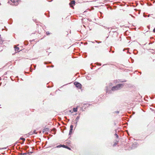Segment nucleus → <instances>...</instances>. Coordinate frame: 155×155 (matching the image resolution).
<instances>
[{"label":"nucleus","instance_id":"nucleus-20","mask_svg":"<svg viewBox=\"0 0 155 155\" xmlns=\"http://www.w3.org/2000/svg\"><path fill=\"white\" fill-rule=\"evenodd\" d=\"M116 112L117 113H119V112L118 111H117Z\"/></svg>","mask_w":155,"mask_h":155},{"label":"nucleus","instance_id":"nucleus-16","mask_svg":"<svg viewBox=\"0 0 155 155\" xmlns=\"http://www.w3.org/2000/svg\"><path fill=\"white\" fill-rule=\"evenodd\" d=\"M68 147L66 146H65V148L68 149Z\"/></svg>","mask_w":155,"mask_h":155},{"label":"nucleus","instance_id":"nucleus-6","mask_svg":"<svg viewBox=\"0 0 155 155\" xmlns=\"http://www.w3.org/2000/svg\"><path fill=\"white\" fill-rule=\"evenodd\" d=\"M14 48H15V50L16 52H18L19 51V47L16 46H15Z\"/></svg>","mask_w":155,"mask_h":155},{"label":"nucleus","instance_id":"nucleus-19","mask_svg":"<svg viewBox=\"0 0 155 155\" xmlns=\"http://www.w3.org/2000/svg\"><path fill=\"white\" fill-rule=\"evenodd\" d=\"M79 118V117H77V118H76V119H78Z\"/></svg>","mask_w":155,"mask_h":155},{"label":"nucleus","instance_id":"nucleus-3","mask_svg":"<svg viewBox=\"0 0 155 155\" xmlns=\"http://www.w3.org/2000/svg\"><path fill=\"white\" fill-rule=\"evenodd\" d=\"M70 5L71 7H73V5H74L75 4V2L74 0L72 1L70 3Z\"/></svg>","mask_w":155,"mask_h":155},{"label":"nucleus","instance_id":"nucleus-15","mask_svg":"<svg viewBox=\"0 0 155 155\" xmlns=\"http://www.w3.org/2000/svg\"><path fill=\"white\" fill-rule=\"evenodd\" d=\"M67 149H68L69 150H71V149L70 148H69V147H68Z\"/></svg>","mask_w":155,"mask_h":155},{"label":"nucleus","instance_id":"nucleus-7","mask_svg":"<svg viewBox=\"0 0 155 155\" xmlns=\"http://www.w3.org/2000/svg\"><path fill=\"white\" fill-rule=\"evenodd\" d=\"M65 145H59L58 146H57L56 147H57V148H59V147H63L64 148H65Z\"/></svg>","mask_w":155,"mask_h":155},{"label":"nucleus","instance_id":"nucleus-5","mask_svg":"<svg viewBox=\"0 0 155 155\" xmlns=\"http://www.w3.org/2000/svg\"><path fill=\"white\" fill-rule=\"evenodd\" d=\"M73 125H71L70 126V131H69V134L70 135H71V134L72 132V130H73Z\"/></svg>","mask_w":155,"mask_h":155},{"label":"nucleus","instance_id":"nucleus-10","mask_svg":"<svg viewBox=\"0 0 155 155\" xmlns=\"http://www.w3.org/2000/svg\"><path fill=\"white\" fill-rule=\"evenodd\" d=\"M29 153V152L27 153H22L21 155H27V154Z\"/></svg>","mask_w":155,"mask_h":155},{"label":"nucleus","instance_id":"nucleus-11","mask_svg":"<svg viewBox=\"0 0 155 155\" xmlns=\"http://www.w3.org/2000/svg\"><path fill=\"white\" fill-rule=\"evenodd\" d=\"M20 139L21 140H22L24 141H25V139L24 138H20Z\"/></svg>","mask_w":155,"mask_h":155},{"label":"nucleus","instance_id":"nucleus-1","mask_svg":"<svg viewBox=\"0 0 155 155\" xmlns=\"http://www.w3.org/2000/svg\"><path fill=\"white\" fill-rule=\"evenodd\" d=\"M122 86L123 84H118L116 86L113 87L112 88L111 90L113 91L117 90L120 88Z\"/></svg>","mask_w":155,"mask_h":155},{"label":"nucleus","instance_id":"nucleus-2","mask_svg":"<svg viewBox=\"0 0 155 155\" xmlns=\"http://www.w3.org/2000/svg\"><path fill=\"white\" fill-rule=\"evenodd\" d=\"M74 84L77 88L80 89L81 88L82 85L80 83L76 81L74 82Z\"/></svg>","mask_w":155,"mask_h":155},{"label":"nucleus","instance_id":"nucleus-14","mask_svg":"<svg viewBox=\"0 0 155 155\" xmlns=\"http://www.w3.org/2000/svg\"><path fill=\"white\" fill-rule=\"evenodd\" d=\"M36 131L35 130V131H34V132H34V134H37V133L36 132Z\"/></svg>","mask_w":155,"mask_h":155},{"label":"nucleus","instance_id":"nucleus-18","mask_svg":"<svg viewBox=\"0 0 155 155\" xmlns=\"http://www.w3.org/2000/svg\"><path fill=\"white\" fill-rule=\"evenodd\" d=\"M153 31L155 33V29H154L153 30Z\"/></svg>","mask_w":155,"mask_h":155},{"label":"nucleus","instance_id":"nucleus-13","mask_svg":"<svg viewBox=\"0 0 155 155\" xmlns=\"http://www.w3.org/2000/svg\"><path fill=\"white\" fill-rule=\"evenodd\" d=\"M115 135L116 136V137L117 138H118V135L117 134H115Z\"/></svg>","mask_w":155,"mask_h":155},{"label":"nucleus","instance_id":"nucleus-9","mask_svg":"<svg viewBox=\"0 0 155 155\" xmlns=\"http://www.w3.org/2000/svg\"><path fill=\"white\" fill-rule=\"evenodd\" d=\"M48 129L47 128H45L44 129H43V133H44L47 130H48Z\"/></svg>","mask_w":155,"mask_h":155},{"label":"nucleus","instance_id":"nucleus-17","mask_svg":"<svg viewBox=\"0 0 155 155\" xmlns=\"http://www.w3.org/2000/svg\"><path fill=\"white\" fill-rule=\"evenodd\" d=\"M68 147L66 146H65V148L68 149Z\"/></svg>","mask_w":155,"mask_h":155},{"label":"nucleus","instance_id":"nucleus-8","mask_svg":"<svg viewBox=\"0 0 155 155\" xmlns=\"http://www.w3.org/2000/svg\"><path fill=\"white\" fill-rule=\"evenodd\" d=\"M78 107H76V108H73V111L74 112H77L78 110Z\"/></svg>","mask_w":155,"mask_h":155},{"label":"nucleus","instance_id":"nucleus-21","mask_svg":"<svg viewBox=\"0 0 155 155\" xmlns=\"http://www.w3.org/2000/svg\"><path fill=\"white\" fill-rule=\"evenodd\" d=\"M23 143H24V142H22V143H21V144H23Z\"/></svg>","mask_w":155,"mask_h":155},{"label":"nucleus","instance_id":"nucleus-12","mask_svg":"<svg viewBox=\"0 0 155 155\" xmlns=\"http://www.w3.org/2000/svg\"><path fill=\"white\" fill-rule=\"evenodd\" d=\"M50 34L49 33V32H46V34L47 35H49Z\"/></svg>","mask_w":155,"mask_h":155},{"label":"nucleus","instance_id":"nucleus-4","mask_svg":"<svg viewBox=\"0 0 155 155\" xmlns=\"http://www.w3.org/2000/svg\"><path fill=\"white\" fill-rule=\"evenodd\" d=\"M11 1L15 5L18 4L19 0H11Z\"/></svg>","mask_w":155,"mask_h":155}]
</instances>
